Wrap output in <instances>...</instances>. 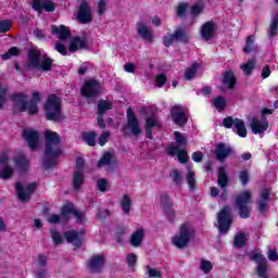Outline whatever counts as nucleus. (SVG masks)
Instances as JSON below:
<instances>
[{"label": "nucleus", "instance_id": "obj_1", "mask_svg": "<svg viewBox=\"0 0 278 278\" xmlns=\"http://www.w3.org/2000/svg\"><path fill=\"white\" fill-rule=\"evenodd\" d=\"M46 152L43 159L45 168H51L58 164V157L62 155V149L60 148V135L55 131L46 130Z\"/></svg>", "mask_w": 278, "mask_h": 278}, {"label": "nucleus", "instance_id": "obj_2", "mask_svg": "<svg viewBox=\"0 0 278 278\" xmlns=\"http://www.w3.org/2000/svg\"><path fill=\"white\" fill-rule=\"evenodd\" d=\"M33 99L27 102V94L13 93L11 101L13 103V110L16 113L28 112V114H38V104L40 103V93L38 91L33 92Z\"/></svg>", "mask_w": 278, "mask_h": 278}, {"label": "nucleus", "instance_id": "obj_3", "mask_svg": "<svg viewBox=\"0 0 278 278\" xmlns=\"http://www.w3.org/2000/svg\"><path fill=\"white\" fill-rule=\"evenodd\" d=\"M45 112L48 121H62V99L55 94L49 96L45 104Z\"/></svg>", "mask_w": 278, "mask_h": 278}, {"label": "nucleus", "instance_id": "obj_4", "mask_svg": "<svg viewBox=\"0 0 278 278\" xmlns=\"http://www.w3.org/2000/svg\"><path fill=\"white\" fill-rule=\"evenodd\" d=\"M70 216H75L79 223L84 222V213L78 212L72 203H67L62 207L61 216L53 214L49 217L48 222L51 223V225H55L60 223V220H68Z\"/></svg>", "mask_w": 278, "mask_h": 278}, {"label": "nucleus", "instance_id": "obj_5", "mask_svg": "<svg viewBox=\"0 0 278 278\" xmlns=\"http://www.w3.org/2000/svg\"><path fill=\"white\" fill-rule=\"evenodd\" d=\"M29 65L33 68H42V71H51L53 62L47 56L40 54V51L33 49L28 52Z\"/></svg>", "mask_w": 278, "mask_h": 278}, {"label": "nucleus", "instance_id": "obj_6", "mask_svg": "<svg viewBox=\"0 0 278 278\" xmlns=\"http://www.w3.org/2000/svg\"><path fill=\"white\" fill-rule=\"evenodd\" d=\"M251 191H243L236 198V206L239 211L240 218H249L251 214Z\"/></svg>", "mask_w": 278, "mask_h": 278}, {"label": "nucleus", "instance_id": "obj_7", "mask_svg": "<svg viewBox=\"0 0 278 278\" xmlns=\"http://www.w3.org/2000/svg\"><path fill=\"white\" fill-rule=\"evenodd\" d=\"M190 238H192V230H190L188 224H184L180 226L178 233L174 236L173 245L177 247V249H184V247H188Z\"/></svg>", "mask_w": 278, "mask_h": 278}, {"label": "nucleus", "instance_id": "obj_8", "mask_svg": "<svg viewBox=\"0 0 278 278\" xmlns=\"http://www.w3.org/2000/svg\"><path fill=\"white\" fill-rule=\"evenodd\" d=\"M12 152L4 151L0 154V179L8 180L14 175V167L10 166Z\"/></svg>", "mask_w": 278, "mask_h": 278}, {"label": "nucleus", "instance_id": "obj_9", "mask_svg": "<svg viewBox=\"0 0 278 278\" xmlns=\"http://www.w3.org/2000/svg\"><path fill=\"white\" fill-rule=\"evenodd\" d=\"M266 114H273V111H270L269 109H264L262 111L261 118L252 117L250 127L253 134H264V131L268 130V121H266Z\"/></svg>", "mask_w": 278, "mask_h": 278}, {"label": "nucleus", "instance_id": "obj_10", "mask_svg": "<svg viewBox=\"0 0 278 278\" xmlns=\"http://www.w3.org/2000/svg\"><path fill=\"white\" fill-rule=\"evenodd\" d=\"M224 127L227 129H231V127H235L238 136L240 138H247V125L244 124V121L240 118H235L229 116L224 118Z\"/></svg>", "mask_w": 278, "mask_h": 278}, {"label": "nucleus", "instance_id": "obj_11", "mask_svg": "<svg viewBox=\"0 0 278 278\" xmlns=\"http://www.w3.org/2000/svg\"><path fill=\"white\" fill-rule=\"evenodd\" d=\"M218 229L220 233H227L231 225V210L229 206L224 207L218 214Z\"/></svg>", "mask_w": 278, "mask_h": 278}, {"label": "nucleus", "instance_id": "obj_12", "mask_svg": "<svg viewBox=\"0 0 278 278\" xmlns=\"http://www.w3.org/2000/svg\"><path fill=\"white\" fill-rule=\"evenodd\" d=\"M81 94L87 99L98 97L101 94V85L94 79L87 80L81 88Z\"/></svg>", "mask_w": 278, "mask_h": 278}, {"label": "nucleus", "instance_id": "obj_13", "mask_svg": "<svg viewBox=\"0 0 278 278\" xmlns=\"http://www.w3.org/2000/svg\"><path fill=\"white\" fill-rule=\"evenodd\" d=\"M251 260L256 262V271L260 278H268V264L266 263V257L261 253L252 254Z\"/></svg>", "mask_w": 278, "mask_h": 278}, {"label": "nucleus", "instance_id": "obj_14", "mask_svg": "<svg viewBox=\"0 0 278 278\" xmlns=\"http://www.w3.org/2000/svg\"><path fill=\"white\" fill-rule=\"evenodd\" d=\"M172 118L176 125H186L188 123V110L181 105L172 108Z\"/></svg>", "mask_w": 278, "mask_h": 278}, {"label": "nucleus", "instance_id": "obj_15", "mask_svg": "<svg viewBox=\"0 0 278 278\" xmlns=\"http://www.w3.org/2000/svg\"><path fill=\"white\" fill-rule=\"evenodd\" d=\"M77 21L83 25H86L92 21V12L90 11V5L85 0L80 2L77 13Z\"/></svg>", "mask_w": 278, "mask_h": 278}, {"label": "nucleus", "instance_id": "obj_16", "mask_svg": "<svg viewBox=\"0 0 278 278\" xmlns=\"http://www.w3.org/2000/svg\"><path fill=\"white\" fill-rule=\"evenodd\" d=\"M15 190L20 201H29L33 192L36 190V184H30L27 187L23 186V182H17L15 185Z\"/></svg>", "mask_w": 278, "mask_h": 278}, {"label": "nucleus", "instance_id": "obj_17", "mask_svg": "<svg viewBox=\"0 0 278 278\" xmlns=\"http://www.w3.org/2000/svg\"><path fill=\"white\" fill-rule=\"evenodd\" d=\"M23 136L26 142L28 143L29 149H31V151H35V149H38V142L40 138V136L38 135V131L31 128H26L24 129Z\"/></svg>", "mask_w": 278, "mask_h": 278}, {"label": "nucleus", "instance_id": "obj_18", "mask_svg": "<svg viewBox=\"0 0 278 278\" xmlns=\"http://www.w3.org/2000/svg\"><path fill=\"white\" fill-rule=\"evenodd\" d=\"M31 8L35 10V12H42V10H46V12H54L55 11V3L51 0H31Z\"/></svg>", "mask_w": 278, "mask_h": 278}, {"label": "nucleus", "instance_id": "obj_19", "mask_svg": "<svg viewBox=\"0 0 278 278\" xmlns=\"http://www.w3.org/2000/svg\"><path fill=\"white\" fill-rule=\"evenodd\" d=\"M127 118H128V129H130L131 134L134 136H140V132L142 131L140 129V124L138 123V118H136V115H134V110L129 108L127 110Z\"/></svg>", "mask_w": 278, "mask_h": 278}, {"label": "nucleus", "instance_id": "obj_20", "mask_svg": "<svg viewBox=\"0 0 278 278\" xmlns=\"http://www.w3.org/2000/svg\"><path fill=\"white\" fill-rule=\"evenodd\" d=\"M175 40H179L180 42H188V34L186 31L178 29L176 30L175 35H166L164 37V45L165 47H170Z\"/></svg>", "mask_w": 278, "mask_h": 278}, {"label": "nucleus", "instance_id": "obj_21", "mask_svg": "<svg viewBox=\"0 0 278 278\" xmlns=\"http://www.w3.org/2000/svg\"><path fill=\"white\" fill-rule=\"evenodd\" d=\"M12 161L14 163L15 169L18 170V173H25V170L29 168V160H27L23 153L15 154L12 157Z\"/></svg>", "mask_w": 278, "mask_h": 278}, {"label": "nucleus", "instance_id": "obj_22", "mask_svg": "<svg viewBox=\"0 0 278 278\" xmlns=\"http://www.w3.org/2000/svg\"><path fill=\"white\" fill-rule=\"evenodd\" d=\"M35 273L37 278H45L47 275V256L39 254L35 261Z\"/></svg>", "mask_w": 278, "mask_h": 278}, {"label": "nucleus", "instance_id": "obj_23", "mask_svg": "<svg viewBox=\"0 0 278 278\" xmlns=\"http://www.w3.org/2000/svg\"><path fill=\"white\" fill-rule=\"evenodd\" d=\"M167 152L169 155H178V161L181 164H186V162H188V152L185 149H180L179 144L169 146Z\"/></svg>", "mask_w": 278, "mask_h": 278}, {"label": "nucleus", "instance_id": "obj_24", "mask_svg": "<svg viewBox=\"0 0 278 278\" xmlns=\"http://www.w3.org/2000/svg\"><path fill=\"white\" fill-rule=\"evenodd\" d=\"M201 36L203 40H212L216 36V24L206 22L201 28Z\"/></svg>", "mask_w": 278, "mask_h": 278}, {"label": "nucleus", "instance_id": "obj_25", "mask_svg": "<svg viewBox=\"0 0 278 278\" xmlns=\"http://www.w3.org/2000/svg\"><path fill=\"white\" fill-rule=\"evenodd\" d=\"M51 31L54 36H58L59 40H66V38L71 37V29L68 27L61 25V26H51Z\"/></svg>", "mask_w": 278, "mask_h": 278}, {"label": "nucleus", "instance_id": "obj_26", "mask_svg": "<svg viewBox=\"0 0 278 278\" xmlns=\"http://www.w3.org/2000/svg\"><path fill=\"white\" fill-rule=\"evenodd\" d=\"M103 256L96 255L88 262V268L91 273H99L103 268Z\"/></svg>", "mask_w": 278, "mask_h": 278}, {"label": "nucleus", "instance_id": "obj_27", "mask_svg": "<svg viewBox=\"0 0 278 278\" xmlns=\"http://www.w3.org/2000/svg\"><path fill=\"white\" fill-rule=\"evenodd\" d=\"M137 31L143 38L144 40H148V42H151L153 40V31L147 27V24L139 23L137 24Z\"/></svg>", "mask_w": 278, "mask_h": 278}, {"label": "nucleus", "instance_id": "obj_28", "mask_svg": "<svg viewBox=\"0 0 278 278\" xmlns=\"http://www.w3.org/2000/svg\"><path fill=\"white\" fill-rule=\"evenodd\" d=\"M229 153H231V148H229L223 143H217L216 150H215V155L219 162H223V160H225V157H227L229 155Z\"/></svg>", "mask_w": 278, "mask_h": 278}, {"label": "nucleus", "instance_id": "obj_29", "mask_svg": "<svg viewBox=\"0 0 278 278\" xmlns=\"http://www.w3.org/2000/svg\"><path fill=\"white\" fill-rule=\"evenodd\" d=\"M68 49L72 53L79 51V49H86V39L81 37L73 38L70 42Z\"/></svg>", "mask_w": 278, "mask_h": 278}, {"label": "nucleus", "instance_id": "obj_30", "mask_svg": "<svg viewBox=\"0 0 278 278\" xmlns=\"http://www.w3.org/2000/svg\"><path fill=\"white\" fill-rule=\"evenodd\" d=\"M65 239L67 242L74 244V247H81V235H78L75 231L65 232Z\"/></svg>", "mask_w": 278, "mask_h": 278}, {"label": "nucleus", "instance_id": "obj_31", "mask_svg": "<svg viewBox=\"0 0 278 278\" xmlns=\"http://www.w3.org/2000/svg\"><path fill=\"white\" fill-rule=\"evenodd\" d=\"M268 189L263 190V192L261 193V200L258 202V210L261 213H264L268 210Z\"/></svg>", "mask_w": 278, "mask_h": 278}, {"label": "nucleus", "instance_id": "obj_32", "mask_svg": "<svg viewBox=\"0 0 278 278\" xmlns=\"http://www.w3.org/2000/svg\"><path fill=\"white\" fill-rule=\"evenodd\" d=\"M224 88H233L236 86V76L233 72H226L223 77Z\"/></svg>", "mask_w": 278, "mask_h": 278}, {"label": "nucleus", "instance_id": "obj_33", "mask_svg": "<svg viewBox=\"0 0 278 278\" xmlns=\"http://www.w3.org/2000/svg\"><path fill=\"white\" fill-rule=\"evenodd\" d=\"M144 238V230L138 229L135 233H132L130 238V244L132 247H140V243L142 242Z\"/></svg>", "mask_w": 278, "mask_h": 278}, {"label": "nucleus", "instance_id": "obj_34", "mask_svg": "<svg viewBox=\"0 0 278 278\" xmlns=\"http://www.w3.org/2000/svg\"><path fill=\"white\" fill-rule=\"evenodd\" d=\"M229 179L227 178V172H225V167H218V178L217 184L220 188H225L227 186Z\"/></svg>", "mask_w": 278, "mask_h": 278}, {"label": "nucleus", "instance_id": "obj_35", "mask_svg": "<svg viewBox=\"0 0 278 278\" xmlns=\"http://www.w3.org/2000/svg\"><path fill=\"white\" fill-rule=\"evenodd\" d=\"M84 185V172H74L73 187L75 190H79Z\"/></svg>", "mask_w": 278, "mask_h": 278}, {"label": "nucleus", "instance_id": "obj_36", "mask_svg": "<svg viewBox=\"0 0 278 278\" xmlns=\"http://www.w3.org/2000/svg\"><path fill=\"white\" fill-rule=\"evenodd\" d=\"M132 205V200L129 195H124L121 201V207L124 212V214H129Z\"/></svg>", "mask_w": 278, "mask_h": 278}, {"label": "nucleus", "instance_id": "obj_37", "mask_svg": "<svg viewBox=\"0 0 278 278\" xmlns=\"http://www.w3.org/2000/svg\"><path fill=\"white\" fill-rule=\"evenodd\" d=\"M153 127H160V123L157 122V118L149 117L146 122V129H147V137L148 138H152L151 137V129H153Z\"/></svg>", "mask_w": 278, "mask_h": 278}, {"label": "nucleus", "instance_id": "obj_38", "mask_svg": "<svg viewBox=\"0 0 278 278\" xmlns=\"http://www.w3.org/2000/svg\"><path fill=\"white\" fill-rule=\"evenodd\" d=\"M197 73H199V63H193L190 67L187 68L185 78L188 80L194 79Z\"/></svg>", "mask_w": 278, "mask_h": 278}, {"label": "nucleus", "instance_id": "obj_39", "mask_svg": "<svg viewBox=\"0 0 278 278\" xmlns=\"http://www.w3.org/2000/svg\"><path fill=\"white\" fill-rule=\"evenodd\" d=\"M108 110H112V102L108 100H100L98 103V112L100 116H102V114H105Z\"/></svg>", "mask_w": 278, "mask_h": 278}, {"label": "nucleus", "instance_id": "obj_40", "mask_svg": "<svg viewBox=\"0 0 278 278\" xmlns=\"http://www.w3.org/2000/svg\"><path fill=\"white\" fill-rule=\"evenodd\" d=\"M83 140L84 142H87L89 147H94L96 140H97V132L94 131L84 132Z\"/></svg>", "mask_w": 278, "mask_h": 278}, {"label": "nucleus", "instance_id": "obj_41", "mask_svg": "<svg viewBox=\"0 0 278 278\" xmlns=\"http://www.w3.org/2000/svg\"><path fill=\"white\" fill-rule=\"evenodd\" d=\"M113 155L110 152L103 154V156L98 162V168H103V166H109L113 160Z\"/></svg>", "mask_w": 278, "mask_h": 278}, {"label": "nucleus", "instance_id": "obj_42", "mask_svg": "<svg viewBox=\"0 0 278 278\" xmlns=\"http://www.w3.org/2000/svg\"><path fill=\"white\" fill-rule=\"evenodd\" d=\"M255 37L254 36H250L247 39V45L243 48L244 53H251V51H255V49H257V47L255 46Z\"/></svg>", "mask_w": 278, "mask_h": 278}, {"label": "nucleus", "instance_id": "obj_43", "mask_svg": "<svg viewBox=\"0 0 278 278\" xmlns=\"http://www.w3.org/2000/svg\"><path fill=\"white\" fill-rule=\"evenodd\" d=\"M240 68L243 71L244 75H250L255 68V60L248 61L245 64H242Z\"/></svg>", "mask_w": 278, "mask_h": 278}, {"label": "nucleus", "instance_id": "obj_44", "mask_svg": "<svg viewBox=\"0 0 278 278\" xmlns=\"http://www.w3.org/2000/svg\"><path fill=\"white\" fill-rule=\"evenodd\" d=\"M8 103V87L0 86V110H3V106Z\"/></svg>", "mask_w": 278, "mask_h": 278}, {"label": "nucleus", "instance_id": "obj_45", "mask_svg": "<svg viewBox=\"0 0 278 278\" xmlns=\"http://www.w3.org/2000/svg\"><path fill=\"white\" fill-rule=\"evenodd\" d=\"M278 29V15H274L271 20V24L269 26L268 35L276 36Z\"/></svg>", "mask_w": 278, "mask_h": 278}, {"label": "nucleus", "instance_id": "obj_46", "mask_svg": "<svg viewBox=\"0 0 278 278\" xmlns=\"http://www.w3.org/2000/svg\"><path fill=\"white\" fill-rule=\"evenodd\" d=\"M245 243H247V236L244 233H238L235 237V247H237L238 249H240L241 247H244Z\"/></svg>", "mask_w": 278, "mask_h": 278}, {"label": "nucleus", "instance_id": "obj_47", "mask_svg": "<svg viewBox=\"0 0 278 278\" xmlns=\"http://www.w3.org/2000/svg\"><path fill=\"white\" fill-rule=\"evenodd\" d=\"M146 270H147V275L150 278H160V277H162V271H160V269H157V268H152L151 266L148 265L146 267Z\"/></svg>", "mask_w": 278, "mask_h": 278}, {"label": "nucleus", "instance_id": "obj_48", "mask_svg": "<svg viewBox=\"0 0 278 278\" xmlns=\"http://www.w3.org/2000/svg\"><path fill=\"white\" fill-rule=\"evenodd\" d=\"M213 104H214V108H216V110L223 111V110H225V106L227 105V102H225V98L217 97L213 101Z\"/></svg>", "mask_w": 278, "mask_h": 278}, {"label": "nucleus", "instance_id": "obj_49", "mask_svg": "<svg viewBox=\"0 0 278 278\" xmlns=\"http://www.w3.org/2000/svg\"><path fill=\"white\" fill-rule=\"evenodd\" d=\"M12 28V21L3 20L0 22V34H5V31H10Z\"/></svg>", "mask_w": 278, "mask_h": 278}, {"label": "nucleus", "instance_id": "obj_50", "mask_svg": "<svg viewBox=\"0 0 278 278\" xmlns=\"http://www.w3.org/2000/svg\"><path fill=\"white\" fill-rule=\"evenodd\" d=\"M108 0H100L98 3V14L99 16H103L105 12H108Z\"/></svg>", "mask_w": 278, "mask_h": 278}, {"label": "nucleus", "instance_id": "obj_51", "mask_svg": "<svg viewBox=\"0 0 278 278\" xmlns=\"http://www.w3.org/2000/svg\"><path fill=\"white\" fill-rule=\"evenodd\" d=\"M14 55H18V48L13 47L7 53L1 55L2 60H10V58H14Z\"/></svg>", "mask_w": 278, "mask_h": 278}, {"label": "nucleus", "instance_id": "obj_52", "mask_svg": "<svg viewBox=\"0 0 278 278\" xmlns=\"http://www.w3.org/2000/svg\"><path fill=\"white\" fill-rule=\"evenodd\" d=\"M200 268L205 274L210 273V270H212V268H213L212 262L202 260L201 263H200Z\"/></svg>", "mask_w": 278, "mask_h": 278}, {"label": "nucleus", "instance_id": "obj_53", "mask_svg": "<svg viewBox=\"0 0 278 278\" xmlns=\"http://www.w3.org/2000/svg\"><path fill=\"white\" fill-rule=\"evenodd\" d=\"M201 12H203V2L200 1L191 8V14H193V16H197L201 14Z\"/></svg>", "mask_w": 278, "mask_h": 278}, {"label": "nucleus", "instance_id": "obj_54", "mask_svg": "<svg viewBox=\"0 0 278 278\" xmlns=\"http://www.w3.org/2000/svg\"><path fill=\"white\" fill-rule=\"evenodd\" d=\"M174 138L177 142V144H180L181 147H186V137L181 135L180 132H174Z\"/></svg>", "mask_w": 278, "mask_h": 278}, {"label": "nucleus", "instance_id": "obj_55", "mask_svg": "<svg viewBox=\"0 0 278 278\" xmlns=\"http://www.w3.org/2000/svg\"><path fill=\"white\" fill-rule=\"evenodd\" d=\"M136 262H138V256L134 253L128 254L127 264L129 268H134V266H136Z\"/></svg>", "mask_w": 278, "mask_h": 278}, {"label": "nucleus", "instance_id": "obj_56", "mask_svg": "<svg viewBox=\"0 0 278 278\" xmlns=\"http://www.w3.org/2000/svg\"><path fill=\"white\" fill-rule=\"evenodd\" d=\"M52 240L56 244H62V242H64V237H62L60 232L52 230Z\"/></svg>", "mask_w": 278, "mask_h": 278}, {"label": "nucleus", "instance_id": "obj_57", "mask_svg": "<svg viewBox=\"0 0 278 278\" xmlns=\"http://www.w3.org/2000/svg\"><path fill=\"white\" fill-rule=\"evenodd\" d=\"M187 184L189 185V188H191V190L194 188L195 186V180H194V173L193 172H188L187 174Z\"/></svg>", "mask_w": 278, "mask_h": 278}, {"label": "nucleus", "instance_id": "obj_58", "mask_svg": "<svg viewBox=\"0 0 278 278\" xmlns=\"http://www.w3.org/2000/svg\"><path fill=\"white\" fill-rule=\"evenodd\" d=\"M108 180L101 178L98 180V190H100V192H105L108 190Z\"/></svg>", "mask_w": 278, "mask_h": 278}, {"label": "nucleus", "instance_id": "obj_59", "mask_svg": "<svg viewBox=\"0 0 278 278\" xmlns=\"http://www.w3.org/2000/svg\"><path fill=\"white\" fill-rule=\"evenodd\" d=\"M239 178H240L242 186H247V184H249V172H247V170L240 172Z\"/></svg>", "mask_w": 278, "mask_h": 278}, {"label": "nucleus", "instance_id": "obj_60", "mask_svg": "<svg viewBox=\"0 0 278 278\" xmlns=\"http://www.w3.org/2000/svg\"><path fill=\"white\" fill-rule=\"evenodd\" d=\"M55 50L61 53V55H66L68 53V50H66V46L62 42L55 43Z\"/></svg>", "mask_w": 278, "mask_h": 278}, {"label": "nucleus", "instance_id": "obj_61", "mask_svg": "<svg viewBox=\"0 0 278 278\" xmlns=\"http://www.w3.org/2000/svg\"><path fill=\"white\" fill-rule=\"evenodd\" d=\"M166 75L165 74H159L156 76V86L159 88H162L164 86V84H166Z\"/></svg>", "mask_w": 278, "mask_h": 278}, {"label": "nucleus", "instance_id": "obj_62", "mask_svg": "<svg viewBox=\"0 0 278 278\" xmlns=\"http://www.w3.org/2000/svg\"><path fill=\"white\" fill-rule=\"evenodd\" d=\"M108 138H110V132L104 131L101 134L98 140L100 147H104V144L108 142Z\"/></svg>", "mask_w": 278, "mask_h": 278}, {"label": "nucleus", "instance_id": "obj_63", "mask_svg": "<svg viewBox=\"0 0 278 278\" xmlns=\"http://www.w3.org/2000/svg\"><path fill=\"white\" fill-rule=\"evenodd\" d=\"M188 9V4L180 3L176 9L177 16H184L186 14V10Z\"/></svg>", "mask_w": 278, "mask_h": 278}, {"label": "nucleus", "instance_id": "obj_64", "mask_svg": "<svg viewBox=\"0 0 278 278\" xmlns=\"http://www.w3.org/2000/svg\"><path fill=\"white\" fill-rule=\"evenodd\" d=\"M170 177L174 179L175 184H181V175L179 174V170L174 169Z\"/></svg>", "mask_w": 278, "mask_h": 278}]
</instances>
